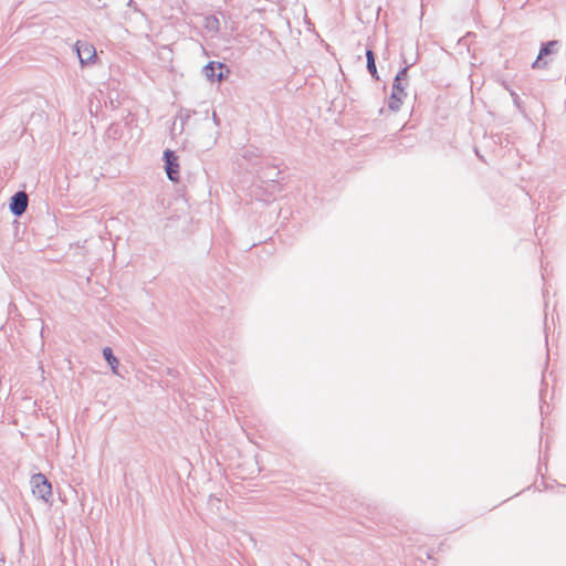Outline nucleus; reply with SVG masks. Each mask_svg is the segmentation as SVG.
Returning <instances> with one entry per match:
<instances>
[{
  "instance_id": "nucleus-1",
  "label": "nucleus",
  "mask_w": 566,
  "mask_h": 566,
  "mask_svg": "<svg viewBox=\"0 0 566 566\" xmlns=\"http://www.w3.org/2000/svg\"><path fill=\"white\" fill-rule=\"evenodd\" d=\"M560 46L562 44L557 40H551L545 43H542L538 55L536 60L532 63V69H547L551 63L549 56L556 54L559 51Z\"/></svg>"
},
{
  "instance_id": "nucleus-2",
  "label": "nucleus",
  "mask_w": 566,
  "mask_h": 566,
  "mask_svg": "<svg viewBox=\"0 0 566 566\" xmlns=\"http://www.w3.org/2000/svg\"><path fill=\"white\" fill-rule=\"evenodd\" d=\"M202 73L210 81L221 82L228 76L230 71L226 66V64H223L221 62L211 61L203 66Z\"/></svg>"
},
{
  "instance_id": "nucleus-3",
  "label": "nucleus",
  "mask_w": 566,
  "mask_h": 566,
  "mask_svg": "<svg viewBox=\"0 0 566 566\" xmlns=\"http://www.w3.org/2000/svg\"><path fill=\"white\" fill-rule=\"evenodd\" d=\"M75 50L82 65L91 64L96 59V50L94 45L86 41H77L75 43Z\"/></svg>"
},
{
  "instance_id": "nucleus-4",
  "label": "nucleus",
  "mask_w": 566,
  "mask_h": 566,
  "mask_svg": "<svg viewBox=\"0 0 566 566\" xmlns=\"http://www.w3.org/2000/svg\"><path fill=\"white\" fill-rule=\"evenodd\" d=\"M164 161H165V170L167 174V177L171 181H178L179 180V164H178V157L176 156L175 151L170 149H166L164 151Z\"/></svg>"
},
{
  "instance_id": "nucleus-5",
  "label": "nucleus",
  "mask_w": 566,
  "mask_h": 566,
  "mask_svg": "<svg viewBox=\"0 0 566 566\" xmlns=\"http://www.w3.org/2000/svg\"><path fill=\"white\" fill-rule=\"evenodd\" d=\"M406 96L405 84L392 83V92L388 98V108L392 112L399 111Z\"/></svg>"
},
{
  "instance_id": "nucleus-6",
  "label": "nucleus",
  "mask_w": 566,
  "mask_h": 566,
  "mask_svg": "<svg viewBox=\"0 0 566 566\" xmlns=\"http://www.w3.org/2000/svg\"><path fill=\"white\" fill-rule=\"evenodd\" d=\"M28 207V196L23 191H19L12 196L10 210L14 216H21Z\"/></svg>"
},
{
  "instance_id": "nucleus-7",
  "label": "nucleus",
  "mask_w": 566,
  "mask_h": 566,
  "mask_svg": "<svg viewBox=\"0 0 566 566\" xmlns=\"http://www.w3.org/2000/svg\"><path fill=\"white\" fill-rule=\"evenodd\" d=\"M38 497L42 499L45 503H49L52 497V485L42 473H38Z\"/></svg>"
},
{
  "instance_id": "nucleus-8",
  "label": "nucleus",
  "mask_w": 566,
  "mask_h": 566,
  "mask_svg": "<svg viewBox=\"0 0 566 566\" xmlns=\"http://www.w3.org/2000/svg\"><path fill=\"white\" fill-rule=\"evenodd\" d=\"M202 28L212 34H216L220 30V21L214 14H209L203 18Z\"/></svg>"
},
{
  "instance_id": "nucleus-9",
  "label": "nucleus",
  "mask_w": 566,
  "mask_h": 566,
  "mask_svg": "<svg viewBox=\"0 0 566 566\" xmlns=\"http://www.w3.org/2000/svg\"><path fill=\"white\" fill-rule=\"evenodd\" d=\"M366 59H367V70L369 72V74L375 78V80H378V73H377V67H376V62H375V54L373 52L371 49H368L366 51Z\"/></svg>"
},
{
  "instance_id": "nucleus-10",
  "label": "nucleus",
  "mask_w": 566,
  "mask_h": 566,
  "mask_svg": "<svg viewBox=\"0 0 566 566\" xmlns=\"http://www.w3.org/2000/svg\"><path fill=\"white\" fill-rule=\"evenodd\" d=\"M103 356L105 360L111 366L114 374H117V367H118V359L114 356L113 350L111 347L103 348Z\"/></svg>"
},
{
  "instance_id": "nucleus-11",
  "label": "nucleus",
  "mask_w": 566,
  "mask_h": 566,
  "mask_svg": "<svg viewBox=\"0 0 566 566\" xmlns=\"http://www.w3.org/2000/svg\"><path fill=\"white\" fill-rule=\"evenodd\" d=\"M410 65H406L405 67H402L398 73L397 75L395 76L394 78V83H397V84H405L407 82V78H408V70H409Z\"/></svg>"
},
{
  "instance_id": "nucleus-12",
  "label": "nucleus",
  "mask_w": 566,
  "mask_h": 566,
  "mask_svg": "<svg viewBox=\"0 0 566 566\" xmlns=\"http://www.w3.org/2000/svg\"><path fill=\"white\" fill-rule=\"evenodd\" d=\"M30 484H31V491L32 493H35V474H33L30 479Z\"/></svg>"
},
{
  "instance_id": "nucleus-13",
  "label": "nucleus",
  "mask_w": 566,
  "mask_h": 566,
  "mask_svg": "<svg viewBox=\"0 0 566 566\" xmlns=\"http://www.w3.org/2000/svg\"><path fill=\"white\" fill-rule=\"evenodd\" d=\"M212 117H213V120H214L216 123H218V120H219V119H218V116H217V114H216V113H213V114H212Z\"/></svg>"
},
{
  "instance_id": "nucleus-14",
  "label": "nucleus",
  "mask_w": 566,
  "mask_h": 566,
  "mask_svg": "<svg viewBox=\"0 0 566 566\" xmlns=\"http://www.w3.org/2000/svg\"><path fill=\"white\" fill-rule=\"evenodd\" d=\"M243 157H244V158H250V157L248 156V150L243 154Z\"/></svg>"
}]
</instances>
